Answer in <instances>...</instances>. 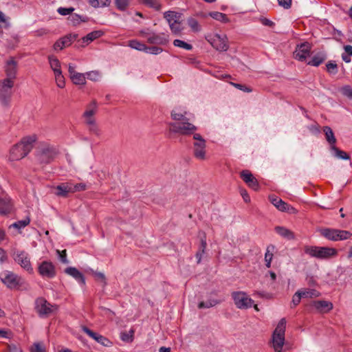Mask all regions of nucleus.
I'll list each match as a JSON object with an SVG mask.
<instances>
[{
  "label": "nucleus",
  "instance_id": "680f3d73",
  "mask_svg": "<svg viewBox=\"0 0 352 352\" xmlns=\"http://www.w3.org/2000/svg\"><path fill=\"white\" fill-rule=\"evenodd\" d=\"M278 4L285 9H288L291 7L292 0H278Z\"/></svg>",
  "mask_w": 352,
  "mask_h": 352
},
{
  "label": "nucleus",
  "instance_id": "1a4fd4ad",
  "mask_svg": "<svg viewBox=\"0 0 352 352\" xmlns=\"http://www.w3.org/2000/svg\"><path fill=\"white\" fill-rule=\"evenodd\" d=\"M140 34L151 44L166 45L168 42V35L165 33L155 34L146 29L140 31Z\"/></svg>",
  "mask_w": 352,
  "mask_h": 352
},
{
  "label": "nucleus",
  "instance_id": "393cba45",
  "mask_svg": "<svg viewBox=\"0 0 352 352\" xmlns=\"http://www.w3.org/2000/svg\"><path fill=\"white\" fill-rule=\"evenodd\" d=\"M55 194L60 197H67L71 192L70 183L61 184L56 187Z\"/></svg>",
  "mask_w": 352,
  "mask_h": 352
},
{
  "label": "nucleus",
  "instance_id": "79ce46f5",
  "mask_svg": "<svg viewBox=\"0 0 352 352\" xmlns=\"http://www.w3.org/2000/svg\"><path fill=\"white\" fill-rule=\"evenodd\" d=\"M219 301L216 299H210L206 302H200L198 305L199 309L210 308L219 304Z\"/></svg>",
  "mask_w": 352,
  "mask_h": 352
},
{
  "label": "nucleus",
  "instance_id": "4468645a",
  "mask_svg": "<svg viewBox=\"0 0 352 352\" xmlns=\"http://www.w3.org/2000/svg\"><path fill=\"white\" fill-rule=\"evenodd\" d=\"M270 202L280 211L296 214L297 210L275 195L269 197Z\"/></svg>",
  "mask_w": 352,
  "mask_h": 352
},
{
  "label": "nucleus",
  "instance_id": "c85d7f7f",
  "mask_svg": "<svg viewBox=\"0 0 352 352\" xmlns=\"http://www.w3.org/2000/svg\"><path fill=\"white\" fill-rule=\"evenodd\" d=\"M70 78L74 84L78 85H83L86 83V74L82 73L76 72L73 74Z\"/></svg>",
  "mask_w": 352,
  "mask_h": 352
},
{
  "label": "nucleus",
  "instance_id": "052dcab7",
  "mask_svg": "<svg viewBox=\"0 0 352 352\" xmlns=\"http://www.w3.org/2000/svg\"><path fill=\"white\" fill-rule=\"evenodd\" d=\"M309 131L313 134H318L320 133V126L318 124H314L308 127Z\"/></svg>",
  "mask_w": 352,
  "mask_h": 352
},
{
  "label": "nucleus",
  "instance_id": "dca6fc26",
  "mask_svg": "<svg viewBox=\"0 0 352 352\" xmlns=\"http://www.w3.org/2000/svg\"><path fill=\"white\" fill-rule=\"evenodd\" d=\"M18 62L13 57L6 60L4 65V72L6 75V79L14 81L16 78Z\"/></svg>",
  "mask_w": 352,
  "mask_h": 352
},
{
  "label": "nucleus",
  "instance_id": "bf43d9fd",
  "mask_svg": "<svg viewBox=\"0 0 352 352\" xmlns=\"http://www.w3.org/2000/svg\"><path fill=\"white\" fill-rule=\"evenodd\" d=\"M342 93L348 98H352V89L349 86L344 87L342 89Z\"/></svg>",
  "mask_w": 352,
  "mask_h": 352
},
{
  "label": "nucleus",
  "instance_id": "774afa93",
  "mask_svg": "<svg viewBox=\"0 0 352 352\" xmlns=\"http://www.w3.org/2000/svg\"><path fill=\"white\" fill-rule=\"evenodd\" d=\"M207 246L206 240V238L201 239V248L199 250L200 252H201V254L205 253V250Z\"/></svg>",
  "mask_w": 352,
  "mask_h": 352
},
{
  "label": "nucleus",
  "instance_id": "aec40b11",
  "mask_svg": "<svg viewBox=\"0 0 352 352\" xmlns=\"http://www.w3.org/2000/svg\"><path fill=\"white\" fill-rule=\"evenodd\" d=\"M56 154L55 150L53 147L48 145L44 146L39 152L38 157V160L42 163H48L53 159Z\"/></svg>",
  "mask_w": 352,
  "mask_h": 352
},
{
  "label": "nucleus",
  "instance_id": "5fc2aeb1",
  "mask_svg": "<svg viewBox=\"0 0 352 352\" xmlns=\"http://www.w3.org/2000/svg\"><path fill=\"white\" fill-rule=\"evenodd\" d=\"M302 297L301 296V294L300 293V291H297L294 295L293 296V298H292V303L294 304V306H296L298 305L300 302V300Z\"/></svg>",
  "mask_w": 352,
  "mask_h": 352
},
{
  "label": "nucleus",
  "instance_id": "20e7f679",
  "mask_svg": "<svg viewBox=\"0 0 352 352\" xmlns=\"http://www.w3.org/2000/svg\"><path fill=\"white\" fill-rule=\"evenodd\" d=\"M287 321L281 318L277 324L272 336V346L274 352H283L285 342V330Z\"/></svg>",
  "mask_w": 352,
  "mask_h": 352
},
{
  "label": "nucleus",
  "instance_id": "e2e57ef3",
  "mask_svg": "<svg viewBox=\"0 0 352 352\" xmlns=\"http://www.w3.org/2000/svg\"><path fill=\"white\" fill-rule=\"evenodd\" d=\"M95 277L97 278V280L105 283V276L104 274L102 272H94V273Z\"/></svg>",
  "mask_w": 352,
  "mask_h": 352
},
{
  "label": "nucleus",
  "instance_id": "13d9d810",
  "mask_svg": "<svg viewBox=\"0 0 352 352\" xmlns=\"http://www.w3.org/2000/svg\"><path fill=\"white\" fill-rule=\"evenodd\" d=\"M31 352H44V347L40 343H34L30 349Z\"/></svg>",
  "mask_w": 352,
  "mask_h": 352
},
{
  "label": "nucleus",
  "instance_id": "0e129e2a",
  "mask_svg": "<svg viewBox=\"0 0 352 352\" xmlns=\"http://www.w3.org/2000/svg\"><path fill=\"white\" fill-rule=\"evenodd\" d=\"M241 195L243 199V200L246 202V203H248L250 201V197L248 193V192L245 190H243L241 191Z\"/></svg>",
  "mask_w": 352,
  "mask_h": 352
},
{
  "label": "nucleus",
  "instance_id": "4d7b16f0",
  "mask_svg": "<svg viewBox=\"0 0 352 352\" xmlns=\"http://www.w3.org/2000/svg\"><path fill=\"white\" fill-rule=\"evenodd\" d=\"M69 21L71 22L72 25H76L80 23L81 19L80 16L77 14H73L69 17Z\"/></svg>",
  "mask_w": 352,
  "mask_h": 352
},
{
  "label": "nucleus",
  "instance_id": "3c124183",
  "mask_svg": "<svg viewBox=\"0 0 352 352\" xmlns=\"http://www.w3.org/2000/svg\"><path fill=\"white\" fill-rule=\"evenodd\" d=\"M162 52V49L159 47H147L146 46V50H145V52L146 53H148V54H160L161 52Z\"/></svg>",
  "mask_w": 352,
  "mask_h": 352
},
{
  "label": "nucleus",
  "instance_id": "338daca9",
  "mask_svg": "<svg viewBox=\"0 0 352 352\" xmlns=\"http://www.w3.org/2000/svg\"><path fill=\"white\" fill-rule=\"evenodd\" d=\"M68 72L69 74V77L73 75V74H76L77 72L76 71V65L72 63L68 65Z\"/></svg>",
  "mask_w": 352,
  "mask_h": 352
},
{
  "label": "nucleus",
  "instance_id": "72a5a7b5",
  "mask_svg": "<svg viewBox=\"0 0 352 352\" xmlns=\"http://www.w3.org/2000/svg\"><path fill=\"white\" fill-rule=\"evenodd\" d=\"M326 59V56L322 53H318L314 56L308 62V65L318 67Z\"/></svg>",
  "mask_w": 352,
  "mask_h": 352
},
{
  "label": "nucleus",
  "instance_id": "473e14b6",
  "mask_svg": "<svg viewBox=\"0 0 352 352\" xmlns=\"http://www.w3.org/2000/svg\"><path fill=\"white\" fill-rule=\"evenodd\" d=\"M142 3L156 11L162 9V5L160 0H140Z\"/></svg>",
  "mask_w": 352,
  "mask_h": 352
},
{
  "label": "nucleus",
  "instance_id": "603ef678",
  "mask_svg": "<svg viewBox=\"0 0 352 352\" xmlns=\"http://www.w3.org/2000/svg\"><path fill=\"white\" fill-rule=\"evenodd\" d=\"M327 69L329 73L330 74H336L337 73V65L335 62H329L327 64Z\"/></svg>",
  "mask_w": 352,
  "mask_h": 352
},
{
  "label": "nucleus",
  "instance_id": "09e8293b",
  "mask_svg": "<svg viewBox=\"0 0 352 352\" xmlns=\"http://www.w3.org/2000/svg\"><path fill=\"white\" fill-rule=\"evenodd\" d=\"M85 118V122H86V124L87 125L89 126L90 127V129L94 131H97V126H96V120H95V118L94 117H91V116H88V117H84Z\"/></svg>",
  "mask_w": 352,
  "mask_h": 352
},
{
  "label": "nucleus",
  "instance_id": "4be33fe9",
  "mask_svg": "<svg viewBox=\"0 0 352 352\" xmlns=\"http://www.w3.org/2000/svg\"><path fill=\"white\" fill-rule=\"evenodd\" d=\"M312 306L320 312H329L333 309V304L326 300H316L312 302Z\"/></svg>",
  "mask_w": 352,
  "mask_h": 352
},
{
  "label": "nucleus",
  "instance_id": "9b49d317",
  "mask_svg": "<svg viewBox=\"0 0 352 352\" xmlns=\"http://www.w3.org/2000/svg\"><path fill=\"white\" fill-rule=\"evenodd\" d=\"M56 305H51L43 298H39L36 300L35 309L40 317H47L56 311Z\"/></svg>",
  "mask_w": 352,
  "mask_h": 352
},
{
  "label": "nucleus",
  "instance_id": "69168bd1",
  "mask_svg": "<svg viewBox=\"0 0 352 352\" xmlns=\"http://www.w3.org/2000/svg\"><path fill=\"white\" fill-rule=\"evenodd\" d=\"M235 87L241 89V90H243L245 92H250L252 91L251 89L248 88V87H245L244 85H241V84H236V83H233L232 84Z\"/></svg>",
  "mask_w": 352,
  "mask_h": 352
},
{
  "label": "nucleus",
  "instance_id": "a878e982",
  "mask_svg": "<svg viewBox=\"0 0 352 352\" xmlns=\"http://www.w3.org/2000/svg\"><path fill=\"white\" fill-rule=\"evenodd\" d=\"M12 210V204L9 198L0 197V214H6L9 213Z\"/></svg>",
  "mask_w": 352,
  "mask_h": 352
},
{
  "label": "nucleus",
  "instance_id": "5701e85b",
  "mask_svg": "<svg viewBox=\"0 0 352 352\" xmlns=\"http://www.w3.org/2000/svg\"><path fill=\"white\" fill-rule=\"evenodd\" d=\"M65 272L72 276L75 280H76L80 284L85 285V279L83 274L76 267H69L65 269Z\"/></svg>",
  "mask_w": 352,
  "mask_h": 352
},
{
  "label": "nucleus",
  "instance_id": "423d86ee",
  "mask_svg": "<svg viewBox=\"0 0 352 352\" xmlns=\"http://www.w3.org/2000/svg\"><path fill=\"white\" fill-rule=\"evenodd\" d=\"M319 232L325 239L332 241L346 240L352 236L349 231L328 228L320 229Z\"/></svg>",
  "mask_w": 352,
  "mask_h": 352
},
{
  "label": "nucleus",
  "instance_id": "c9c22d12",
  "mask_svg": "<svg viewBox=\"0 0 352 352\" xmlns=\"http://www.w3.org/2000/svg\"><path fill=\"white\" fill-rule=\"evenodd\" d=\"M96 112L97 104L95 101H92L90 104L87 105V109L83 114V117H94Z\"/></svg>",
  "mask_w": 352,
  "mask_h": 352
},
{
  "label": "nucleus",
  "instance_id": "37998d69",
  "mask_svg": "<svg viewBox=\"0 0 352 352\" xmlns=\"http://www.w3.org/2000/svg\"><path fill=\"white\" fill-rule=\"evenodd\" d=\"M219 301L216 299H210L206 302H200L198 305L199 309L210 308L219 304Z\"/></svg>",
  "mask_w": 352,
  "mask_h": 352
},
{
  "label": "nucleus",
  "instance_id": "2f4dec72",
  "mask_svg": "<svg viewBox=\"0 0 352 352\" xmlns=\"http://www.w3.org/2000/svg\"><path fill=\"white\" fill-rule=\"evenodd\" d=\"M323 132L324 133L327 141L331 144V147L335 146L336 139L332 129L329 126H324Z\"/></svg>",
  "mask_w": 352,
  "mask_h": 352
},
{
  "label": "nucleus",
  "instance_id": "ddd939ff",
  "mask_svg": "<svg viewBox=\"0 0 352 352\" xmlns=\"http://www.w3.org/2000/svg\"><path fill=\"white\" fill-rule=\"evenodd\" d=\"M1 281L9 288H16L21 283V278L12 272L6 271L0 274Z\"/></svg>",
  "mask_w": 352,
  "mask_h": 352
},
{
  "label": "nucleus",
  "instance_id": "e433bc0d",
  "mask_svg": "<svg viewBox=\"0 0 352 352\" xmlns=\"http://www.w3.org/2000/svg\"><path fill=\"white\" fill-rule=\"evenodd\" d=\"M302 298H316L320 296V292L316 289H307L299 290Z\"/></svg>",
  "mask_w": 352,
  "mask_h": 352
},
{
  "label": "nucleus",
  "instance_id": "9d476101",
  "mask_svg": "<svg viewBox=\"0 0 352 352\" xmlns=\"http://www.w3.org/2000/svg\"><path fill=\"white\" fill-rule=\"evenodd\" d=\"M13 259L22 268L29 273L33 272V268L30 262V257L26 252L23 250H14L12 253Z\"/></svg>",
  "mask_w": 352,
  "mask_h": 352
},
{
  "label": "nucleus",
  "instance_id": "de8ad7c7",
  "mask_svg": "<svg viewBox=\"0 0 352 352\" xmlns=\"http://www.w3.org/2000/svg\"><path fill=\"white\" fill-rule=\"evenodd\" d=\"M86 78L92 81H98L101 77V75L98 71H91L85 73Z\"/></svg>",
  "mask_w": 352,
  "mask_h": 352
},
{
  "label": "nucleus",
  "instance_id": "a19ab883",
  "mask_svg": "<svg viewBox=\"0 0 352 352\" xmlns=\"http://www.w3.org/2000/svg\"><path fill=\"white\" fill-rule=\"evenodd\" d=\"M30 219L28 217H26L25 219H24L23 220L14 222V223L11 224L9 226V228H16L18 230H21V229L25 228V226H27L30 223Z\"/></svg>",
  "mask_w": 352,
  "mask_h": 352
},
{
  "label": "nucleus",
  "instance_id": "a211bd4d",
  "mask_svg": "<svg viewBox=\"0 0 352 352\" xmlns=\"http://www.w3.org/2000/svg\"><path fill=\"white\" fill-rule=\"evenodd\" d=\"M77 35L69 34L57 40L54 44V50L56 52L60 51L72 45L76 39Z\"/></svg>",
  "mask_w": 352,
  "mask_h": 352
},
{
  "label": "nucleus",
  "instance_id": "c756f323",
  "mask_svg": "<svg viewBox=\"0 0 352 352\" xmlns=\"http://www.w3.org/2000/svg\"><path fill=\"white\" fill-rule=\"evenodd\" d=\"M208 15L212 17V19L223 23H227L230 22V19H228L227 15L222 12H210L208 14Z\"/></svg>",
  "mask_w": 352,
  "mask_h": 352
},
{
  "label": "nucleus",
  "instance_id": "c03bdc74",
  "mask_svg": "<svg viewBox=\"0 0 352 352\" xmlns=\"http://www.w3.org/2000/svg\"><path fill=\"white\" fill-rule=\"evenodd\" d=\"M173 45L175 47H180L186 50H191L192 49V46L190 44H188L185 41L179 39L174 40Z\"/></svg>",
  "mask_w": 352,
  "mask_h": 352
},
{
  "label": "nucleus",
  "instance_id": "49530a36",
  "mask_svg": "<svg viewBox=\"0 0 352 352\" xmlns=\"http://www.w3.org/2000/svg\"><path fill=\"white\" fill-rule=\"evenodd\" d=\"M70 187H71V192L74 193L76 192H80L85 190L87 188V186L84 183H79L76 184H74L72 183H70Z\"/></svg>",
  "mask_w": 352,
  "mask_h": 352
},
{
  "label": "nucleus",
  "instance_id": "ea45409f",
  "mask_svg": "<svg viewBox=\"0 0 352 352\" xmlns=\"http://www.w3.org/2000/svg\"><path fill=\"white\" fill-rule=\"evenodd\" d=\"M331 150L334 153L335 157L341 160H349V155L344 151L338 149L336 146L331 147Z\"/></svg>",
  "mask_w": 352,
  "mask_h": 352
},
{
  "label": "nucleus",
  "instance_id": "a18cd8bd",
  "mask_svg": "<svg viewBox=\"0 0 352 352\" xmlns=\"http://www.w3.org/2000/svg\"><path fill=\"white\" fill-rule=\"evenodd\" d=\"M89 2L91 6L98 8L109 5L111 0H89Z\"/></svg>",
  "mask_w": 352,
  "mask_h": 352
},
{
  "label": "nucleus",
  "instance_id": "39448f33",
  "mask_svg": "<svg viewBox=\"0 0 352 352\" xmlns=\"http://www.w3.org/2000/svg\"><path fill=\"white\" fill-rule=\"evenodd\" d=\"M47 59L50 67L54 73L57 87L61 89L64 88L65 86V78L63 75L60 60L53 55L48 56Z\"/></svg>",
  "mask_w": 352,
  "mask_h": 352
},
{
  "label": "nucleus",
  "instance_id": "8fccbe9b",
  "mask_svg": "<svg viewBox=\"0 0 352 352\" xmlns=\"http://www.w3.org/2000/svg\"><path fill=\"white\" fill-rule=\"evenodd\" d=\"M116 7L120 10H124L129 5V0H116Z\"/></svg>",
  "mask_w": 352,
  "mask_h": 352
},
{
  "label": "nucleus",
  "instance_id": "cd10ccee",
  "mask_svg": "<svg viewBox=\"0 0 352 352\" xmlns=\"http://www.w3.org/2000/svg\"><path fill=\"white\" fill-rule=\"evenodd\" d=\"M275 230L280 236L283 238L289 240L294 239V233L285 227L277 226L275 228Z\"/></svg>",
  "mask_w": 352,
  "mask_h": 352
},
{
  "label": "nucleus",
  "instance_id": "2eb2a0df",
  "mask_svg": "<svg viewBox=\"0 0 352 352\" xmlns=\"http://www.w3.org/2000/svg\"><path fill=\"white\" fill-rule=\"evenodd\" d=\"M38 273L40 275L45 278H52L56 276L55 267L52 263L50 261H43L38 265Z\"/></svg>",
  "mask_w": 352,
  "mask_h": 352
},
{
  "label": "nucleus",
  "instance_id": "412c9836",
  "mask_svg": "<svg viewBox=\"0 0 352 352\" xmlns=\"http://www.w3.org/2000/svg\"><path fill=\"white\" fill-rule=\"evenodd\" d=\"M241 177L250 188L254 190L258 189L259 185L258 181L249 170H243L241 173Z\"/></svg>",
  "mask_w": 352,
  "mask_h": 352
},
{
  "label": "nucleus",
  "instance_id": "6ab92c4d",
  "mask_svg": "<svg viewBox=\"0 0 352 352\" xmlns=\"http://www.w3.org/2000/svg\"><path fill=\"white\" fill-rule=\"evenodd\" d=\"M83 331L87 333L89 337L95 340L97 342L100 343L101 345L107 347H109L112 346V342L106 337L95 333L88 329L86 327H82Z\"/></svg>",
  "mask_w": 352,
  "mask_h": 352
},
{
  "label": "nucleus",
  "instance_id": "7ed1b4c3",
  "mask_svg": "<svg viewBox=\"0 0 352 352\" xmlns=\"http://www.w3.org/2000/svg\"><path fill=\"white\" fill-rule=\"evenodd\" d=\"M304 252L319 260H329L336 257L338 254V251L334 248L315 245L305 246Z\"/></svg>",
  "mask_w": 352,
  "mask_h": 352
},
{
  "label": "nucleus",
  "instance_id": "f3484780",
  "mask_svg": "<svg viewBox=\"0 0 352 352\" xmlns=\"http://www.w3.org/2000/svg\"><path fill=\"white\" fill-rule=\"evenodd\" d=\"M311 45L309 43H303L298 45L294 52V58L300 61H304L309 56Z\"/></svg>",
  "mask_w": 352,
  "mask_h": 352
},
{
  "label": "nucleus",
  "instance_id": "6e6d98bb",
  "mask_svg": "<svg viewBox=\"0 0 352 352\" xmlns=\"http://www.w3.org/2000/svg\"><path fill=\"white\" fill-rule=\"evenodd\" d=\"M60 261L63 263H68L69 261L67 258L66 250L59 251L57 250Z\"/></svg>",
  "mask_w": 352,
  "mask_h": 352
},
{
  "label": "nucleus",
  "instance_id": "b1692460",
  "mask_svg": "<svg viewBox=\"0 0 352 352\" xmlns=\"http://www.w3.org/2000/svg\"><path fill=\"white\" fill-rule=\"evenodd\" d=\"M104 32L102 30H95L89 34H87L85 36L82 37L81 41L82 43V46L85 47L89 45L90 43L94 41V40L101 37L103 36Z\"/></svg>",
  "mask_w": 352,
  "mask_h": 352
},
{
  "label": "nucleus",
  "instance_id": "7c9ffc66",
  "mask_svg": "<svg viewBox=\"0 0 352 352\" xmlns=\"http://www.w3.org/2000/svg\"><path fill=\"white\" fill-rule=\"evenodd\" d=\"M275 250V247L272 245L267 247L266 252L265 254V265L267 268H270L271 266V262L273 259L274 256V251Z\"/></svg>",
  "mask_w": 352,
  "mask_h": 352
},
{
  "label": "nucleus",
  "instance_id": "6e6552de",
  "mask_svg": "<svg viewBox=\"0 0 352 352\" xmlns=\"http://www.w3.org/2000/svg\"><path fill=\"white\" fill-rule=\"evenodd\" d=\"M231 296L235 306L239 309L251 308L254 302L245 292H233Z\"/></svg>",
  "mask_w": 352,
  "mask_h": 352
},
{
  "label": "nucleus",
  "instance_id": "864d4df0",
  "mask_svg": "<svg viewBox=\"0 0 352 352\" xmlns=\"http://www.w3.org/2000/svg\"><path fill=\"white\" fill-rule=\"evenodd\" d=\"M74 9L73 8H59L57 12L63 16L70 14Z\"/></svg>",
  "mask_w": 352,
  "mask_h": 352
},
{
  "label": "nucleus",
  "instance_id": "bb28decb",
  "mask_svg": "<svg viewBox=\"0 0 352 352\" xmlns=\"http://www.w3.org/2000/svg\"><path fill=\"white\" fill-rule=\"evenodd\" d=\"M164 17L166 20L168 25L170 23L177 21V20H180L182 17V14L175 11H166L164 13Z\"/></svg>",
  "mask_w": 352,
  "mask_h": 352
},
{
  "label": "nucleus",
  "instance_id": "f257e3e1",
  "mask_svg": "<svg viewBox=\"0 0 352 352\" xmlns=\"http://www.w3.org/2000/svg\"><path fill=\"white\" fill-rule=\"evenodd\" d=\"M187 111L181 107L174 108L170 113V117L173 122L168 124L170 133L182 135H193L195 142L193 144V152L195 157L200 160L206 159V141L199 133L195 132L197 127L189 122L187 118Z\"/></svg>",
  "mask_w": 352,
  "mask_h": 352
},
{
  "label": "nucleus",
  "instance_id": "58836bf2",
  "mask_svg": "<svg viewBox=\"0 0 352 352\" xmlns=\"http://www.w3.org/2000/svg\"><path fill=\"white\" fill-rule=\"evenodd\" d=\"M187 23L188 26L190 28L192 31L195 32H198L201 31V25H199V22L197 19L190 17L187 19Z\"/></svg>",
  "mask_w": 352,
  "mask_h": 352
},
{
  "label": "nucleus",
  "instance_id": "4c0bfd02",
  "mask_svg": "<svg viewBox=\"0 0 352 352\" xmlns=\"http://www.w3.org/2000/svg\"><path fill=\"white\" fill-rule=\"evenodd\" d=\"M132 49H135L138 51L144 52L146 50V45L138 40H131L129 42L128 45Z\"/></svg>",
  "mask_w": 352,
  "mask_h": 352
},
{
  "label": "nucleus",
  "instance_id": "f03ea898",
  "mask_svg": "<svg viewBox=\"0 0 352 352\" xmlns=\"http://www.w3.org/2000/svg\"><path fill=\"white\" fill-rule=\"evenodd\" d=\"M36 140L37 136L34 134L23 137L10 148L9 160L18 161L24 158L32 151Z\"/></svg>",
  "mask_w": 352,
  "mask_h": 352
},
{
  "label": "nucleus",
  "instance_id": "0eeeda50",
  "mask_svg": "<svg viewBox=\"0 0 352 352\" xmlns=\"http://www.w3.org/2000/svg\"><path fill=\"white\" fill-rule=\"evenodd\" d=\"M14 81L10 79L0 80V102L3 106H8L12 96V88Z\"/></svg>",
  "mask_w": 352,
  "mask_h": 352
},
{
  "label": "nucleus",
  "instance_id": "f704fd0d",
  "mask_svg": "<svg viewBox=\"0 0 352 352\" xmlns=\"http://www.w3.org/2000/svg\"><path fill=\"white\" fill-rule=\"evenodd\" d=\"M169 27L171 32L176 35L179 34L184 30L181 19L170 23Z\"/></svg>",
  "mask_w": 352,
  "mask_h": 352
},
{
  "label": "nucleus",
  "instance_id": "f8f14e48",
  "mask_svg": "<svg viewBox=\"0 0 352 352\" xmlns=\"http://www.w3.org/2000/svg\"><path fill=\"white\" fill-rule=\"evenodd\" d=\"M206 38L217 50L226 51L228 49V38L224 34L220 35L219 34H215L208 35Z\"/></svg>",
  "mask_w": 352,
  "mask_h": 352
}]
</instances>
